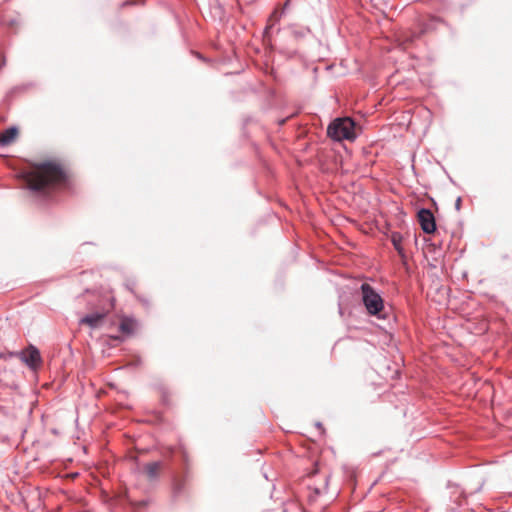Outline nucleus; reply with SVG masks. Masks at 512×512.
Segmentation results:
<instances>
[{"instance_id":"obj_26","label":"nucleus","mask_w":512,"mask_h":512,"mask_svg":"<svg viewBox=\"0 0 512 512\" xmlns=\"http://www.w3.org/2000/svg\"><path fill=\"white\" fill-rule=\"evenodd\" d=\"M162 399L166 401V394H163Z\"/></svg>"},{"instance_id":"obj_10","label":"nucleus","mask_w":512,"mask_h":512,"mask_svg":"<svg viewBox=\"0 0 512 512\" xmlns=\"http://www.w3.org/2000/svg\"><path fill=\"white\" fill-rule=\"evenodd\" d=\"M19 134L16 127H10L0 133V145L8 146L15 142Z\"/></svg>"},{"instance_id":"obj_12","label":"nucleus","mask_w":512,"mask_h":512,"mask_svg":"<svg viewBox=\"0 0 512 512\" xmlns=\"http://www.w3.org/2000/svg\"><path fill=\"white\" fill-rule=\"evenodd\" d=\"M137 323L134 319L125 317L121 320L120 330L125 334H131L136 329Z\"/></svg>"},{"instance_id":"obj_14","label":"nucleus","mask_w":512,"mask_h":512,"mask_svg":"<svg viewBox=\"0 0 512 512\" xmlns=\"http://www.w3.org/2000/svg\"><path fill=\"white\" fill-rule=\"evenodd\" d=\"M473 3H470V0H468L467 2H464V3H460L458 5V8H459V11L463 14L467 8L472 5Z\"/></svg>"},{"instance_id":"obj_16","label":"nucleus","mask_w":512,"mask_h":512,"mask_svg":"<svg viewBox=\"0 0 512 512\" xmlns=\"http://www.w3.org/2000/svg\"><path fill=\"white\" fill-rule=\"evenodd\" d=\"M4 22L10 26H13L16 24V20H14V19H5Z\"/></svg>"},{"instance_id":"obj_5","label":"nucleus","mask_w":512,"mask_h":512,"mask_svg":"<svg viewBox=\"0 0 512 512\" xmlns=\"http://www.w3.org/2000/svg\"><path fill=\"white\" fill-rule=\"evenodd\" d=\"M281 13H278V11H274L269 19H268V24L267 26L265 27V30H264V38L265 40L269 41L271 45H273V41L274 43L277 42V37L280 33V27L278 26V22L281 18Z\"/></svg>"},{"instance_id":"obj_1","label":"nucleus","mask_w":512,"mask_h":512,"mask_svg":"<svg viewBox=\"0 0 512 512\" xmlns=\"http://www.w3.org/2000/svg\"><path fill=\"white\" fill-rule=\"evenodd\" d=\"M22 177L30 190L45 193L65 186L69 176L65 164L53 158L32 163Z\"/></svg>"},{"instance_id":"obj_8","label":"nucleus","mask_w":512,"mask_h":512,"mask_svg":"<svg viewBox=\"0 0 512 512\" xmlns=\"http://www.w3.org/2000/svg\"><path fill=\"white\" fill-rule=\"evenodd\" d=\"M105 317L106 313H94L86 315L80 320V324L89 326L90 328H97L101 325Z\"/></svg>"},{"instance_id":"obj_2","label":"nucleus","mask_w":512,"mask_h":512,"mask_svg":"<svg viewBox=\"0 0 512 512\" xmlns=\"http://www.w3.org/2000/svg\"><path fill=\"white\" fill-rule=\"evenodd\" d=\"M361 303L365 308L366 313L377 319L386 320L388 312L385 308V301L380 292L368 283L360 285Z\"/></svg>"},{"instance_id":"obj_27","label":"nucleus","mask_w":512,"mask_h":512,"mask_svg":"<svg viewBox=\"0 0 512 512\" xmlns=\"http://www.w3.org/2000/svg\"><path fill=\"white\" fill-rule=\"evenodd\" d=\"M449 179L451 183L455 184L454 180L451 177H449Z\"/></svg>"},{"instance_id":"obj_15","label":"nucleus","mask_w":512,"mask_h":512,"mask_svg":"<svg viewBox=\"0 0 512 512\" xmlns=\"http://www.w3.org/2000/svg\"><path fill=\"white\" fill-rule=\"evenodd\" d=\"M462 207V197H457L456 200H455V209L456 211H460Z\"/></svg>"},{"instance_id":"obj_29","label":"nucleus","mask_w":512,"mask_h":512,"mask_svg":"<svg viewBox=\"0 0 512 512\" xmlns=\"http://www.w3.org/2000/svg\"><path fill=\"white\" fill-rule=\"evenodd\" d=\"M474 2H475V0H470V3H474Z\"/></svg>"},{"instance_id":"obj_7","label":"nucleus","mask_w":512,"mask_h":512,"mask_svg":"<svg viewBox=\"0 0 512 512\" xmlns=\"http://www.w3.org/2000/svg\"><path fill=\"white\" fill-rule=\"evenodd\" d=\"M432 27L431 23H423L420 26V29L418 31H404L400 38L403 43L405 44H411L414 41L418 40L422 35H424L428 30H430Z\"/></svg>"},{"instance_id":"obj_20","label":"nucleus","mask_w":512,"mask_h":512,"mask_svg":"<svg viewBox=\"0 0 512 512\" xmlns=\"http://www.w3.org/2000/svg\"><path fill=\"white\" fill-rule=\"evenodd\" d=\"M334 68H335V66H325V71H326L327 73H330V72H332V71H333V69H334Z\"/></svg>"},{"instance_id":"obj_21","label":"nucleus","mask_w":512,"mask_h":512,"mask_svg":"<svg viewBox=\"0 0 512 512\" xmlns=\"http://www.w3.org/2000/svg\"><path fill=\"white\" fill-rule=\"evenodd\" d=\"M12 356H13V353H8V354L0 353V358H7V357H12Z\"/></svg>"},{"instance_id":"obj_25","label":"nucleus","mask_w":512,"mask_h":512,"mask_svg":"<svg viewBox=\"0 0 512 512\" xmlns=\"http://www.w3.org/2000/svg\"><path fill=\"white\" fill-rule=\"evenodd\" d=\"M293 116H294V113L290 112V115H289L290 120L293 118Z\"/></svg>"},{"instance_id":"obj_17","label":"nucleus","mask_w":512,"mask_h":512,"mask_svg":"<svg viewBox=\"0 0 512 512\" xmlns=\"http://www.w3.org/2000/svg\"><path fill=\"white\" fill-rule=\"evenodd\" d=\"M315 426L321 430V433H324V428H323V424L321 422H316L315 423Z\"/></svg>"},{"instance_id":"obj_9","label":"nucleus","mask_w":512,"mask_h":512,"mask_svg":"<svg viewBox=\"0 0 512 512\" xmlns=\"http://www.w3.org/2000/svg\"><path fill=\"white\" fill-rule=\"evenodd\" d=\"M390 240H391V243H392L394 249L398 253L399 257L401 258V260L406 261V258H407L406 252L402 246V242H403L402 234L400 232L394 231L391 233Z\"/></svg>"},{"instance_id":"obj_28","label":"nucleus","mask_w":512,"mask_h":512,"mask_svg":"<svg viewBox=\"0 0 512 512\" xmlns=\"http://www.w3.org/2000/svg\"><path fill=\"white\" fill-rule=\"evenodd\" d=\"M5 59H2V62L0 61V64H5Z\"/></svg>"},{"instance_id":"obj_19","label":"nucleus","mask_w":512,"mask_h":512,"mask_svg":"<svg viewBox=\"0 0 512 512\" xmlns=\"http://www.w3.org/2000/svg\"><path fill=\"white\" fill-rule=\"evenodd\" d=\"M430 22H444V20L438 18V17H432Z\"/></svg>"},{"instance_id":"obj_4","label":"nucleus","mask_w":512,"mask_h":512,"mask_svg":"<svg viewBox=\"0 0 512 512\" xmlns=\"http://www.w3.org/2000/svg\"><path fill=\"white\" fill-rule=\"evenodd\" d=\"M417 219L425 234H432L437 230L435 217L429 208H419L417 211Z\"/></svg>"},{"instance_id":"obj_13","label":"nucleus","mask_w":512,"mask_h":512,"mask_svg":"<svg viewBox=\"0 0 512 512\" xmlns=\"http://www.w3.org/2000/svg\"><path fill=\"white\" fill-rule=\"evenodd\" d=\"M311 31L308 27L295 28L290 26V38L293 37L296 40L305 38L310 35Z\"/></svg>"},{"instance_id":"obj_23","label":"nucleus","mask_w":512,"mask_h":512,"mask_svg":"<svg viewBox=\"0 0 512 512\" xmlns=\"http://www.w3.org/2000/svg\"><path fill=\"white\" fill-rule=\"evenodd\" d=\"M288 7V0H285L283 3V9L285 10Z\"/></svg>"},{"instance_id":"obj_6","label":"nucleus","mask_w":512,"mask_h":512,"mask_svg":"<svg viewBox=\"0 0 512 512\" xmlns=\"http://www.w3.org/2000/svg\"><path fill=\"white\" fill-rule=\"evenodd\" d=\"M21 359L32 369H36L41 364L40 352L34 346H29L21 353Z\"/></svg>"},{"instance_id":"obj_18","label":"nucleus","mask_w":512,"mask_h":512,"mask_svg":"<svg viewBox=\"0 0 512 512\" xmlns=\"http://www.w3.org/2000/svg\"><path fill=\"white\" fill-rule=\"evenodd\" d=\"M338 312H339L340 316H343L344 312H343V308H342V305L340 302L338 303Z\"/></svg>"},{"instance_id":"obj_22","label":"nucleus","mask_w":512,"mask_h":512,"mask_svg":"<svg viewBox=\"0 0 512 512\" xmlns=\"http://www.w3.org/2000/svg\"><path fill=\"white\" fill-rule=\"evenodd\" d=\"M293 54H296V51H292L290 49V56H289L290 61L295 60L294 57H293Z\"/></svg>"},{"instance_id":"obj_3","label":"nucleus","mask_w":512,"mask_h":512,"mask_svg":"<svg viewBox=\"0 0 512 512\" xmlns=\"http://www.w3.org/2000/svg\"><path fill=\"white\" fill-rule=\"evenodd\" d=\"M356 125L351 118H335L327 127V135L334 141H354L357 138Z\"/></svg>"},{"instance_id":"obj_24","label":"nucleus","mask_w":512,"mask_h":512,"mask_svg":"<svg viewBox=\"0 0 512 512\" xmlns=\"http://www.w3.org/2000/svg\"><path fill=\"white\" fill-rule=\"evenodd\" d=\"M312 71H313L314 74H316L317 71H318V66H313V70Z\"/></svg>"},{"instance_id":"obj_11","label":"nucleus","mask_w":512,"mask_h":512,"mask_svg":"<svg viewBox=\"0 0 512 512\" xmlns=\"http://www.w3.org/2000/svg\"><path fill=\"white\" fill-rule=\"evenodd\" d=\"M162 470L161 462H150L144 465L143 472L146 475L147 479L152 481L158 478L160 472Z\"/></svg>"}]
</instances>
